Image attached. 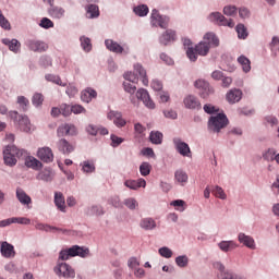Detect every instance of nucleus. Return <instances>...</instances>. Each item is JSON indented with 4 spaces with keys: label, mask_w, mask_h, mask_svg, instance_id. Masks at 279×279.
Masks as SVG:
<instances>
[{
    "label": "nucleus",
    "mask_w": 279,
    "mask_h": 279,
    "mask_svg": "<svg viewBox=\"0 0 279 279\" xmlns=\"http://www.w3.org/2000/svg\"><path fill=\"white\" fill-rule=\"evenodd\" d=\"M27 156H28L27 150L20 149L14 145H8L3 150L4 165H8V167H14V165H16L17 162L16 158L19 159L26 158L25 165L29 169H34L35 171L43 169V162H40V160L34 157H27Z\"/></svg>",
    "instance_id": "1"
},
{
    "label": "nucleus",
    "mask_w": 279,
    "mask_h": 279,
    "mask_svg": "<svg viewBox=\"0 0 279 279\" xmlns=\"http://www.w3.org/2000/svg\"><path fill=\"white\" fill-rule=\"evenodd\" d=\"M219 45V38L215 33H207L204 35L203 40L199 41L195 47H189L186 56L191 62H197V56L205 57L210 52L211 47Z\"/></svg>",
    "instance_id": "2"
},
{
    "label": "nucleus",
    "mask_w": 279,
    "mask_h": 279,
    "mask_svg": "<svg viewBox=\"0 0 279 279\" xmlns=\"http://www.w3.org/2000/svg\"><path fill=\"white\" fill-rule=\"evenodd\" d=\"M90 254L87 247L73 245L68 250H63L59 253V260H69L71 257L81 256V258H86Z\"/></svg>",
    "instance_id": "3"
},
{
    "label": "nucleus",
    "mask_w": 279,
    "mask_h": 279,
    "mask_svg": "<svg viewBox=\"0 0 279 279\" xmlns=\"http://www.w3.org/2000/svg\"><path fill=\"white\" fill-rule=\"evenodd\" d=\"M10 117L21 132H34V125H32V122L27 116L19 114V111H11Z\"/></svg>",
    "instance_id": "4"
},
{
    "label": "nucleus",
    "mask_w": 279,
    "mask_h": 279,
    "mask_svg": "<svg viewBox=\"0 0 279 279\" xmlns=\"http://www.w3.org/2000/svg\"><path fill=\"white\" fill-rule=\"evenodd\" d=\"M226 125H228V118L223 113L211 117L208 122V128L211 132H221Z\"/></svg>",
    "instance_id": "5"
},
{
    "label": "nucleus",
    "mask_w": 279,
    "mask_h": 279,
    "mask_svg": "<svg viewBox=\"0 0 279 279\" xmlns=\"http://www.w3.org/2000/svg\"><path fill=\"white\" fill-rule=\"evenodd\" d=\"M57 276L63 278H75V270L66 263H59L54 268Z\"/></svg>",
    "instance_id": "6"
},
{
    "label": "nucleus",
    "mask_w": 279,
    "mask_h": 279,
    "mask_svg": "<svg viewBox=\"0 0 279 279\" xmlns=\"http://www.w3.org/2000/svg\"><path fill=\"white\" fill-rule=\"evenodd\" d=\"M209 21L217 25H223L225 27H234V21L232 19H226L221 13L215 12L209 15Z\"/></svg>",
    "instance_id": "7"
},
{
    "label": "nucleus",
    "mask_w": 279,
    "mask_h": 279,
    "mask_svg": "<svg viewBox=\"0 0 279 279\" xmlns=\"http://www.w3.org/2000/svg\"><path fill=\"white\" fill-rule=\"evenodd\" d=\"M136 99L143 101L144 106H146V108H149L150 110H154V108H156V104H154V100H151V97H149V93L146 89H138L136 92Z\"/></svg>",
    "instance_id": "8"
},
{
    "label": "nucleus",
    "mask_w": 279,
    "mask_h": 279,
    "mask_svg": "<svg viewBox=\"0 0 279 279\" xmlns=\"http://www.w3.org/2000/svg\"><path fill=\"white\" fill-rule=\"evenodd\" d=\"M173 143L177 151H179L181 156H185L186 158H192L193 155L191 153V147H189V144L182 142V140L180 138H174Z\"/></svg>",
    "instance_id": "9"
},
{
    "label": "nucleus",
    "mask_w": 279,
    "mask_h": 279,
    "mask_svg": "<svg viewBox=\"0 0 279 279\" xmlns=\"http://www.w3.org/2000/svg\"><path fill=\"white\" fill-rule=\"evenodd\" d=\"M107 118L109 119V121H113L117 128H125L128 123L125 119H123V114L119 111H109Z\"/></svg>",
    "instance_id": "10"
},
{
    "label": "nucleus",
    "mask_w": 279,
    "mask_h": 279,
    "mask_svg": "<svg viewBox=\"0 0 279 279\" xmlns=\"http://www.w3.org/2000/svg\"><path fill=\"white\" fill-rule=\"evenodd\" d=\"M74 134H77V129L73 124H61L57 130L59 138H62V136H73Z\"/></svg>",
    "instance_id": "11"
},
{
    "label": "nucleus",
    "mask_w": 279,
    "mask_h": 279,
    "mask_svg": "<svg viewBox=\"0 0 279 279\" xmlns=\"http://www.w3.org/2000/svg\"><path fill=\"white\" fill-rule=\"evenodd\" d=\"M57 148L61 154H65L66 156L75 151V146L64 138L57 142Z\"/></svg>",
    "instance_id": "12"
},
{
    "label": "nucleus",
    "mask_w": 279,
    "mask_h": 279,
    "mask_svg": "<svg viewBox=\"0 0 279 279\" xmlns=\"http://www.w3.org/2000/svg\"><path fill=\"white\" fill-rule=\"evenodd\" d=\"M0 253L3 258H14L16 256V251H14V245L2 242L0 245Z\"/></svg>",
    "instance_id": "13"
},
{
    "label": "nucleus",
    "mask_w": 279,
    "mask_h": 279,
    "mask_svg": "<svg viewBox=\"0 0 279 279\" xmlns=\"http://www.w3.org/2000/svg\"><path fill=\"white\" fill-rule=\"evenodd\" d=\"M37 157L39 160H43V162H53V151L49 147L39 148Z\"/></svg>",
    "instance_id": "14"
},
{
    "label": "nucleus",
    "mask_w": 279,
    "mask_h": 279,
    "mask_svg": "<svg viewBox=\"0 0 279 279\" xmlns=\"http://www.w3.org/2000/svg\"><path fill=\"white\" fill-rule=\"evenodd\" d=\"M183 104L189 110H199L202 108V102L193 95L185 97Z\"/></svg>",
    "instance_id": "15"
},
{
    "label": "nucleus",
    "mask_w": 279,
    "mask_h": 279,
    "mask_svg": "<svg viewBox=\"0 0 279 279\" xmlns=\"http://www.w3.org/2000/svg\"><path fill=\"white\" fill-rule=\"evenodd\" d=\"M238 241L242 243V245H245V247H248V250H256V242L251 235L239 233Z\"/></svg>",
    "instance_id": "16"
},
{
    "label": "nucleus",
    "mask_w": 279,
    "mask_h": 279,
    "mask_svg": "<svg viewBox=\"0 0 279 279\" xmlns=\"http://www.w3.org/2000/svg\"><path fill=\"white\" fill-rule=\"evenodd\" d=\"M16 198L20 202V204H22L23 206H26L27 208H32V206H29L32 204V197L27 195V193H25L23 189L21 187L16 189Z\"/></svg>",
    "instance_id": "17"
},
{
    "label": "nucleus",
    "mask_w": 279,
    "mask_h": 279,
    "mask_svg": "<svg viewBox=\"0 0 279 279\" xmlns=\"http://www.w3.org/2000/svg\"><path fill=\"white\" fill-rule=\"evenodd\" d=\"M27 46L31 51H37L38 53H43V51H47V49H49V46L45 41L38 40H29Z\"/></svg>",
    "instance_id": "18"
},
{
    "label": "nucleus",
    "mask_w": 279,
    "mask_h": 279,
    "mask_svg": "<svg viewBox=\"0 0 279 279\" xmlns=\"http://www.w3.org/2000/svg\"><path fill=\"white\" fill-rule=\"evenodd\" d=\"M195 88H198L201 92V97L203 99H206L208 95H210V84L204 80H197L194 84Z\"/></svg>",
    "instance_id": "19"
},
{
    "label": "nucleus",
    "mask_w": 279,
    "mask_h": 279,
    "mask_svg": "<svg viewBox=\"0 0 279 279\" xmlns=\"http://www.w3.org/2000/svg\"><path fill=\"white\" fill-rule=\"evenodd\" d=\"M242 97L243 92L238 88L230 89L226 95V99L229 101V104H239V100L242 99Z\"/></svg>",
    "instance_id": "20"
},
{
    "label": "nucleus",
    "mask_w": 279,
    "mask_h": 279,
    "mask_svg": "<svg viewBox=\"0 0 279 279\" xmlns=\"http://www.w3.org/2000/svg\"><path fill=\"white\" fill-rule=\"evenodd\" d=\"M97 98V90L87 87L81 93V100L84 101L85 104H90L93 99Z\"/></svg>",
    "instance_id": "21"
},
{
    "label": "nucleus",
    "mask_w": 279,
    "mask_h": 279,
    "mask_svg": "<svg viewBox=\"0 0 279 279\" xmlns=\"http://www.w3.org/2000/svg\"><path fill=\"white\" fill-rule=\"evenodd\" d=\"M124 185L128 189H131L132 191H136V189H145L147 186V181L145 179H138V180H126L124 182Z\"/></svg>",
    "instance_id": "22"
},
{
    "label": "nucleus",
    "mask_w": 279,
    "mask_h": 279,
    "mask_svg": "<svg viewBox=\"0 0 279 279\" xmlns=\"http://www.w3.org/2000/svg\"><path fill=\"white\" fill-rule=\"evenodd\" d=\"M123 88H124L125 93H129V95H131L130 96L131 104H133V106H136V104H138V100L136 99V97H134V93H136V85H134L130 82H124Z\"/></svg>",
    "instance_id": "23"
},
{
    "label": "nucleus",
    "mask_w": 279,
    "mask_h": 279,
    "mask_svg": "<svg viewBox=\"0 0 279 279\" xmlns=\"http://www.w3.org/2000/svg\"><path fill=\"white\" fill-rule=\"evenodd\" d=\"M2 43L5 45V47H9L10 51H13V53H19L21 51V41L17 39H2Z\"/></svg>",
    "instance_id": "24"
},
{
    "label": "nucleus",
    "mask_w": 279,
    "mask_h": 279,
    "mask_svg": "<svg viewBox=\"0 0 279 279\" xmlns=\"http://www.w3.org/2000/svg\"><path fill=\"white\" fill-rule=\"evenodd\" d=\"M54 204L61 213H66V201H64V195L61 192L54 194Z\"/></svg>",
    "instance_id": "25"
},
{
    "label": "nucleus",
    "mask_w": 279,
    "mask_h": 279,
    "mask_svg": "<svg viewBox=\"0 0 279 279\" xmlns=\"http://www.w3.org/2000/svg\"><path fill=\"white\" fill-rule=\"evenodd\" d=\"M134 71L140 75L144 86H149V78H147V71H145V68L137 63L134 65Z\"/></svg>",
    "instance_id": "26"
},
{
    "label": "nucleus",
    "mask_w": 279,
    "mask_h": 279,
    "mask_svg": "<svg viewBox=\"0 0 279 279\" xmlns=\"http://www.w3.org/2000/svg\"><path fill=\"white\" fill-rule=\"evenodd\" d=\"M154 27H161V29H167L169 27V17L159 15L151 20Z\"/></svg>",
    "instance_id": "27"
},
{
    "label": "nucleus",
    "mask_w": 279,
    "mask_h": 279,
    "mask_svg": "<svg viewBox=\"0 0 279 279\" xmlns=\"http://www.w3.org/2000/svg\"><path fill=\"white\" fill-rule=\"evenodd\" d=\"M174 180L181 186H184L189 182V174L184 170H177L174 172Z\"/></svg>",
    "instance_id": "28"
},
{
    "label": "nucleus",
    "mask_w": 279,
    "mask_h": 279,
    "mask_svg": "<svg viewBox=\"0 0 279 279\" xmlns=\"http://www.w3.org/2000/svg\"><path fill=\"white\" fill-rule=\"evenodd\" d=\"M105 45L107 49H109V51H113V53H123V47L112 39H107Z\"/></svg>",
    "instance_id": "29"
},
{
    "label": "nucleus",
    "mask_w": 279,
    "mask_h": 279,
    "mask_svg": "<svg viewBox=\"0 0 279 279\" xmlns=\"http://www.w3.org/2000/svg\"><path fill=\"white\" fill-rule=\"evenodd\" d=\"M37 180H43V182H51L53 180V172L51 169L46 168L37 174Z\"/></svg>",
    "instance_id": "30"
},
{
    "label": "nucleus",
    "mask_w": 279,
    "mask_h": 279,
    "mask_svg": "<svg viewBox=\"0 0 279 279\" xmlns=\"http://www.w3.org/2000/svg\"><path fill=\"white\" fill-rule=\"evenodd\" d=\"M171 40H175V32L168 29L166 33H163L159 39L161 45H169Z\"/></svg>",
    "instance_id": "31"
},
{
    "label": "nucleus",
    "mask_w": 279,
    "mask_h": 279,
    "mask_svg": "<svg viewBox=\"0 0 279 279\" xmlns=\"http://www.w3.org/2000/svg\"><path fill=\"white\" fill-rule=\"evenodd\" d=\"M64 9L61 7H51L48 10V14L52 17V19H62V16H64Z\"/></svg>",
    "instance_id": "32"
},
{
    "label": "nucleus",
    "mask_w": 279,
    "mask_h": 279,
    "mask_svg": "<svg viewBox=\"0 0 279 279\" xmlns=\"http://www.w3.org/2000/svg\"><path fill=\"white\" fill-rule=\"evenodd\" d=\"M239 64H241L244 73H250V71H252V62H250V59H247V57L245 56H241L238 59Z\"/></svg>",
    "instance_id": "33"
},
{
    "label": "nucleus",
    "mask_w": 279,
    "mask_h": 279,
    "mask_svg": "<svg viewBox=\"0 0 279 279\" xmlns=\"http://www.w3.org/2000/svg\"><path fill=\"white\" fill-rule=\"evenodd\" d=\"M83 173H95V161L85 160L81 163Z\"/></svg>",
    "instance_id": "34"
},
{
    "label": "nucleus",
    "mask_w": 279,
    "mask_h": 279,
    "mask_svg": "<svg viewBox=\"0 0 279 279\" xmlns=\"http://www.w3.org/2000/svg\"><path fill=\"white\" fill-rule=\"evenodd\" d=\"M221 252H230V250H236L238 245L234 241H222L218 244Z\"/></svg>",
    "instance_id": "35"
},
{
    "label": "nucleus",
    "mask_w": 279,
    "mask_h": 279,
    "mask_svg": "<svg viewBox=\"0 0 279 279\" xmlns=\"http://www.w3.org/2000/svg\"><path fill=\"white\" fill-rule=\"evenodd\" d=\"M144 230H154L156 228V220L153 218H144L140 223Z\"/></svg>",
    "instance_id": "36"
},
{
    "label": "nucleus",
    "mask_w": 279,
    "mask_h": 279,
    "mask_svg": "<svg viewBox=\"0 0 279 279\" xmlns=\"http://www.w3.org/2000/svg\"><path fill=\"white\" fill-rule=\"evenodd\" d=\"M36 230H45V232H51V231H56V232H69L64 229H58L56 227H51L49 225H45V223H37L35 226Z\"/></svg>",
    "instance_id": "37"
},
{
    "label": "nucleus",
    "mask_w": 279,
    "mask_h": 279,
    "mask_svg": "<svg viewBox=\"0 0 279 279\" xmlns=\"http://www.w3.org/2000/svg\"><path fill=\"white\" fill-rule=\"evenodd\" d=\"M150 143L154 145H162V133L158 131H151L149 135Z\"/></svg>",
    "instance_id": "38"
},
{
    "label": "nucleus",
    "mask_w": 279,
    "mask_h": 279,
    "mask_svg": "<svg viewBox=\"0 0 279 279\" xmlns=\"http://www.w3.org/2000/svg\"><path fill=\"white\" fill-rule=\"evenodd\" d=\"M235 32L238 34V38H242V40H245L247 38V28L243 24H238L235 27Z\"/></svg>",
    "instance_id": "39"
},
{
    "label": "nucleus",
    "mask_w": 279,
    "mask_h": 279,
    "mask_svg": "<svg viewBox=\"0 0 279 279\" xmlns=\"http://www.w3.org/2000/svg\"><path fill=\"white\" fill-rule=\"evenodd\" d=\"M140 173L144 178L149 175L151 173V165L147 161L142 162L140 166Z\"/></svg>",
    "instance_id": "40"
},
{
    "label": "nucleus",
    "mask_w": 279,
    "mask_h": 279,
    "mask_svg": "<svg viewBox=\"0 0 279 279\" xmlns=\"http://www.w3.org/2000/svg\"><path fill=\"white\" fill-rule=\"evenodd\" d=\"M45 77H46L47 82H52V84H57L58 86H66V83H63L62 78H60V76H58V75L46 74Z\"/></svg>",
    "instance_id": "41"
},
{
    "label": "nucleus",
    "mask_w": 279,
    "mask_h": 279,
    "mask_svg": "<svg viewBox=\"0 0 279 279\" xmlns=\"http://www.w3.org/2000/svg\"><path fill=\"white\" fill-rule=\"evenodd\" d=\"M87 16L88 19H97L99 16V7L90 4L87 7Z\"/></svg>",
    "instance_id": "42"
},
{
    "label": "nucleus",
    "mask_w": 279,
    "mask_h": 279,
    "mask_svg": "<svg viewBox=\"0 0 279 279\" xmlns=\"http://www.w3.org/2000/svg\"><path fill=\"white\" fill-rule=\"evenodd\" d=\"M134 13L137 16H147V14H149V8L145 4L137 5L134 8Z\"/></svg>",
    "instance_id": "43"
},
{
    "label": "nucleus",
    "mask_w": 279,
    "mask_h": 279,
    "mask_svg": "<svg viewBox=\"0 0 279 279\" xmlns=\"http://www.w3.org/2000/svg\"><path fill=\"white\" fill-rule=\"evenodd\" d=\"M17 104L23 112H27V108L29 107V100L25 96H19Z\"/></svg>",
    "instance_id": "44"
},
{
    "label": "nucleus",
    "mask_w": 279,
    "mask_h": 279,
    "mask_svg": "<svg viewBox=\"0 0 279 279\" xmlns=\"http://www.w3.org/2000/svg\"><path fill=\"white\" fill-rule=\"evenodd\" d=\"M211 193L213 195H215V197H218L219 199H226L228 197L223 189L219 185H216L215 189L211 190Z\"/></svg>",
    "instance_id": "45"
},
{
    "label": "nucleus",
    "mask_w": 279,
    "mask_h": 279,
    "mask_svg": "<svg viewBox=\"0 0 279 279\" xmlns=\"http://www.w3.org/2000/svg\"><path fill=\"white\" fill-rule=\"evenodd\" d=\"M171 206H174L175 210H179V213H184V210H186V202L182 201V199H177L171 202L170 204Z\"/></svg>",
    "instance_id": "46"
},
{
    "label": "nucleus",
    "mask_w": 279,
    "mask_h": 279,
    "mask_svg": "<svg viewBox=\"0 0 279 279\" xmlns=\"http://www.w3.org/2000/svg\"><path fill=\"white\" fill-rule=\"evenodd\" d=\"M81 47L82 49H84L85 51H90L93 49V44H90V38L86 37V36H82L81 37Z\"/></svg>",
    "instance_id": "47"
},
{
    "label": "nucleus",
    "mask_w": 279,
    "mask_h": 279,
    "mask_svg": "<svg viewBox=\"0 0 279 279\" xmlns=\"http://www.w3.org/2000/svg\"><path fill=\"white\" fill-rule=\"evenodd\" d=\"M263 158L268 162H274V160H276V150L274 148H269L263 154Z\"/></svg>",
    "instance_id": "48"
},
{
    "label": "nucleus",
    "mask_w": 279,
    "mask_h": 279,
    "mask_svg": "<svg viewBox=\"0 0 279 279\" xmlns=\"http://www.w3.org/2000/svg\"><path fill=\"white\" fill-rule=\"evenodd\" d=\"M87 215H96V216L104 215V207H101V206H92L87 210Z\"/></svg>",
    "instance_id": "49"
},
{
    "label": "nucleus",
    "mask_w": 279,
    "mask_h": 279,
    "mask_svg": "<svg viewBox=\"0 0 279 279\" xmlns=\"http://www.w3.org/2000/svg\"><path fill=\"white\" fill-rule=\"evenodd\" d=\"M32 101L33 106H43V102L45 101V96H43V94L37 93L33 96Z\"/></svg>",
    "instance_id": "50"
},
{
    "label": "nucleus",
    "mask_w": 279,
    "mask_h": 279,
    "mask_svg": "<svg viewBox=\"0 0 279 279\" xmlns=\"http://www.w3.org/2000/svg\"><path fill=\"white\" fill-rule=\"evenodd\" d=\"M175 263L178 267H186L189 265V257L186 255L178 256Z\"/></svg>",
    "instance_id": "51"
},
{
    "label": "nucleus",
    "mask_w": 279,
    "mask_h": 279,
    "mask_svg": "<svg viewBox=\"0 0 279 279\" xmlns=\"http://www.w3.org/2000/svg\"><path fill=\"white\" fill-rule=\"evenodd\" d=\"M159 254L163 258H171V256H173V251H171V248H169L167 246H163V247L159 248Z\"/></svg>",
    "instance_id": "52"
},
{
    "label": "nucleus",
    "mask_w": 279,
    "mask_h": 279,
    "mask_svg": "<svg viewBox=\"0 0 279 279\" xmlns=\"http://www.w3.org/2000/svg\"><path fill=\"white\" fill-rule=\"evenodd\" d=\"M13 223H20L21 226H29L32 220L25 217H13Z\"/></svg>",
    "instance_id": "53"
},
{
    "label": "nucleus",
    "mask_w": 279,
    "mask_h": 279,
    "mask_svg": "<svg viewBox=\"0 0 279 279\" xmlns=\"http://www.w3.org/2000/svg\"><path fill=\"white\" fill-rule=\"evenodd\" d=\"M124 80H126V82H132V84H137L138 83V76H136V74H134L133 72H126L124 74Z\"/></svg>",
    "instance_id": "54"
},
{
    "label": "nucleus",
    "mask_w": 279,
    "mask_h": 279,
    "mask_svg": "<svg viewBox=\"0 0 279 279\" xmlns=\"http://www.w3.org/2000/svg\"><path fill=\"white\" fill-rule=\"evenodd\" d=\"M39 25L44 29H50V27H53V22L49 17H43Z\"/></svg>",
    "instance_id": "55"
},
{
    "label": "nucleus",
    "mask_w": 279,
    "mask_h": 279,
    "mask_svg": "<svg viewBox=\"0 0 279 279\" xmlns=\"http://www.w3.org/2000/svg\"><path fill=\"white\" fill-rule=\"evenodd\" d=\"M124 206L130 208V210H134L138 206V202H136L134 198H128L124 201Z\"/></svg>",
    "instance_id": "56"
},
{
    "label": "nucleus",
    "mask_w": 279,
    "mask_h": 279,
    "mask_svg": "<svg viewBox=\"0 0 279 279\" xmlns=\"http://www.w3.org/2000/svg\"><path fill=\"white\" fill-rule=\"evenodd\" d=\"M223 14H226V16H234V14H236V7L234 5L225 7Z\"/></svg>",
    "instance_id": "57"
},
{
    "label": "nucleus",
    "mask_w": 279,
    "mask_h": 279,
    "mask_svg": "<svg viewBox=\"0 0 279 279\" xmlns=\"http://www.w3.org/2000/svg\"><path fill=\"white\" fill-rule=\"evenodd\" d=\"M123 138L119 137L114 134L111 135V146L112 147H119V145H121V143H123Z\"/></svg>",
    "instance_id": "58"
},
{
    "label": "nucleus",
    "mask_w": 279,
    "mask_h": 279,
    "mask_svg": "<svg viewBox=\"0 0 279 279\" xmlns=\"http://www.w3.org/2000/svg\"><path fill=\"white\" fill-rule=\"evenodd\" d=\"M73 114H82L86 112V109L82 105L71 106Z\"/></svg>",
    "instance_id": "59"
},
{
    "label": "nucleus",
    "mask_w": 279,
    "mask_h": 279,
    "mask_svg": "<svg viewBox=\"0 0 279 279\" xmlns=\"http://www.w3.org/2000/svg\"><path fill=\"white\" fill-rule=\"evenodd\" d=\"M60 110H61V114H63V117H70V114L72 112V107L69 105H61Z\"/></svg>",
    "instance_id": "60"
},
{
    "label": "nucleus",
    "mask_w": 279,
    "mask_h": 279,
    "mask_svg": "<svg viewBox=\"0 0 279 279\" xmlns=\"http://www.w3.org/2000/svg\"><path fill=\"white\" fill-rule=\"evenodd\" d=\"M0 26H2L3 29H10V22L3 16V13L0 11Z\"/></svg>",
    "instance_id": "61"
},
{
    "label": "nucleus",
    "mask_w": 279,
    "mask_h": 279,
    "mask_svg": "<svg viewBox=\"0 0 279 279\" xmlns=\"http://www.w3.org/2000/svg\"><path fill=\"white\" fill-rule=\"evenodd\" d=\"M129 267L131 269H137L138 267H141V263H138V259H136V257H131L129 259Z\"/></svg>",
    "instance_id": "62"
},
{
    "label": "nucleus",
    "mask_w": 279,
    "mask_h": 279,
    "mask_svg": "<svg viewBox=\"0 0 279 279\" xmlns=\"http://www.w3.org/2000/svg\"><path fill=\"white\" fill-rule=\"evenodd\" d=\"M65 93H66V95H69V97H75V95H77L78 90H77V87L70 85V86H68Z\"/></svg>",
    "instance_id": "63"
},
{
    "label": "nucleus",
    "mask_w": 279,
    "mask_h": 279,
    "mask_svg": "<svg viewBox=\"0 0 279 279\" xmlns=\"http://www.w3.org/2000/svg\"><path fill=\"white\" fill-rule=\"evenodd\" d=\"M204 111L207 113V114H213L215 112H219V109H217V107L213 106V105H205L204 106Z\"/></svg>",
    "instance_id": "64"
}]
</instances>
